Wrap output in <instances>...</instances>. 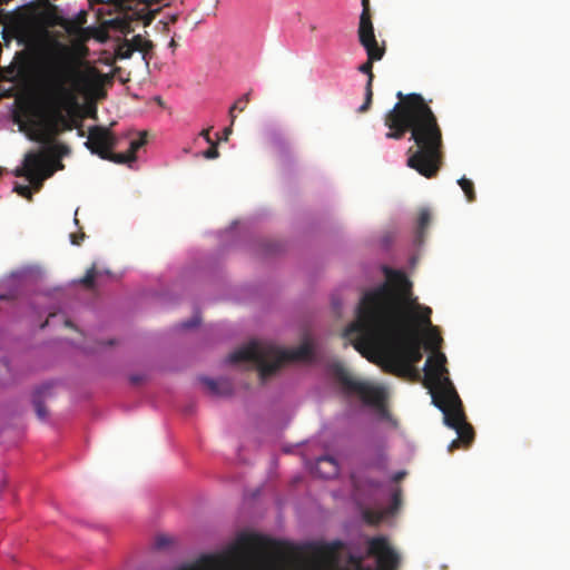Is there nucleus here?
I'll return each instance as SVG.
<instances>
[{
	"label": "nucleus",
	"instance_id": "nucleus-1",
	"mask_svg": "<svg viewBox=\"0 0 570 570\" xmlns=\"http://www.w3.org/2000/svg\"><path fill=\"white\" fill-rule=\"evenodd\" d=\"M344 336L363 356L380 351L386 372L412 381L421 379L414 366L423 357L420 334L386 285L363 295L356 320Z\"/></svg>",
	"mask_w": 570,
	"mask_h": 570
},
{
	"label": "nucleus",
	"instance_id": "nucleus-2",
	"mask_svg": "<svg viewBox=\"0 0 570 570\" xmlns=\"http://www.w3.org/2000/svg\"><path fill=\"white\" fill-rule=\"evenodd\" d=\"M399 101L385 115L384 125L390 129L387 139H402L406 132L416 145L406 165L425 178L438 175L443 163V136L438 118L420 94L396 92Z\"/></svg>",
	"mask_w": 570,
	"mask_h": 570
},
{
	"label": "nucleus",
	"instance_id": "nucleus-3",
	"mask_svg": "<svg viewBox=\"0 0 570 570\" xmlns=\"http://www.w3.org/2000/svg\"><path fill=\"white\" fill-rule=\"evenodd\" d=\"M428 328L425 348L433 351V354L424 365V386L430 390L432 403L443 413L444 423L458 434V439L449 444V452H453L461 445L469 446L474 439V431L466 422L462 401L449 377L446 357L439 352L443 340L435 327Z\"/></svg>",
	"mask_w": 570,
	"mask_h": 570
},
{
	"label": "nucleus",
	"instance_id": "nucleus-4",
	"mask_svg": "<svg viewBox=\"0 0 570 570\" xmlns=\"http://www.w3.org/2000/svg\"><path fill=\"white\" fill-rule=\"evenodd\" d=\"M42 82L51 106L48 128L52 135L73 129V120L63 114L77 106V92L89 82V78L80 71L66 56L49 58L42 68Z\"/></svg>",
	"mask_w": 570,
	"mask_h": 570
},
{
	"label": "nucleus",
	"instance_id": "nucleus-5",
	"mask_svg": "<svg viewBox=\"0 0 570 570\" xmlns=\"http://www.w3.org/2000/svg\"><path fill=\"white\" fill-rule=\"evenodd\" d=\"M314 356L313 344L305 341L296 348L281 350L266 342H250L234 351L228 356V362L237 364L252 362L258 370L262 381L275 374L285 363L296 361H311Z\"/></svg>",
	"mask_w": 570,
	"mask_h": 570
},
{
	"label": "nucleus",
	"instance_id": "nucleus-6",
	"mask_svg": "<svg viewBox=\"0 0 570 570\" xmlns=\"http://www.w3.org/2000/svg\"><path fill=\"white\" fill-rule=\"evenodd\" d=\"M333 373L345 393L360 396L364 404L376 409L382 415L387 413L386 392L383 387L353 377L342 364H335Z\"/></svg>",
	"mask_w": 570,
	"mask_h": 570
},
{
	"label": "nucleus",
	"instance_id": "nucleus-7",
	"mask_svg": "<svg viewBox=\"0 0 570 570\" xmlns=\"http://www.w3.org/2000/svg\"><path fill=\"white\" fill-rule=\"evenodd\" d=\"M357 37L361 46L365 49L367 55V60L357 68L360 72L367 75L365 100L358 108L360 112H365L370 109L373 99V63L375 61H380L384 57L385 47L384 43L382 46L379 45L374 33V27L357 28Z\"/></svg>",
	"mask_w": 570,
	"mask_h": 570
},
{
	"label": "nucleus",
	"instance_id": "nucleus-8",
	"mask_svg": "<svg viewBox=\"0 0 570 570\" xmlns=\"http://www.w3.org/2000/svg\"><path fill=\"white\" fill-rule=\"evenodd\" d=\"M368 554L377 558L382 570H396L400 564L399 554L390 547L384 537H375L368 541Z\"/></svg>",
	"mask_w": 570,
	"mask_h": 570
},
{
	"label": "nucleus",
	"instance_id": "nucleus-9",
	"mask_svg": "<svg viewBox=\"0 0 570 570\" xmlns=\"http://www.w3.org/2000/svg\"><path fill=\"white\" fill-rule=\"evenodd\" d=\"M116 137L110 129L102 126H94L89 128L88 140L86 147L101 159L107 157V153L116 146Z\"/></svg>",
	"mask_w": 570,
	"mask_h": 570
},
{
	"label": "nucleus",
	"instance_id": "nucleus-10",
	"mask_svg": "<svg viewBox=\"0 0 570 570\" xmlns=\"http://www.w3.org/2000/svg\"><path fill=\"white\" fill-rule=\"evenodd\" d=\"M53 175V169L51 167V164L48 161L47 155L43 154L42 156V164L38 168H36L29 176L28 181L30 183L31 187L38 191L41 189L43 180L51 177Z\"/></svg>",
	"mask_w": 570,
	"mask_h": 570
},
{
	"label": "nucleus",
	"instance_id": "nucleus-11",
	"mask_svg": "<svg viewBox=\"0 0 570 570\" xmlns=\"http://www.w3.org/2000/svg\"><path fill=\"white\" fill-rule=\"evenodd\" d=\"M51 384H42L38 386L32 394V404L35 406L37 416L40 420H46L48 417V410L45 406V400L51 396Z\"/></svg>",
	"mask_w": 570,
	"mask_h": 570
},
{
	"label": "nucleus",
	"instance_id": "nucleus-12",
	"mask_svg": "<svg viewBox=\"0 0 570 570\" xmlns=\"http://www.w3.org/2000/svg\"><path fill=\"white\" fill-rule=\"evenodd\" d=\"M43 151H30L24 156V161L22 167H18L13 174L16 177H26L28 176L42 164Z\"/></svg>",
	"mask_w": 570,
	"mask_h": 570
},
{
	"label": "nucleus",
	"instance_id": "nucleus-13",
	"mask_svg": "<svg viewBox=\"0 0 570 570\" xmlns=\"http://www.w3.org/2000/svg\"><path fill=\"white\" fill-rule=\"evenodd\" d=\"M338 463L333 456H322L316 460L314 471L323 479H331L338 474Z\"/></svg>",
	"mask_w": 570,
	"mask_h": 570
},
{
	"label": "nucleus",
	"instance_id": "nucleus-14",
	"mask_svg": "<svg viewBox=\"0 0 570 570\" xmlns=\"http://www.w3.org/2000/svg\"><path fill=\"white\" fill-rule=\"evenodd\" d=\"M387 277H390L396 285L401 298L405 302L411 296V283L402 272L386 271Z\"/></svg>",
	"mask_w": 570,
	"mask_h": 570
},
{
	"label": "nucleus",
	"instance_id": "nucleus-15",
	"mask_svg": "<svg viewBox=\"0 0 570 570\" xmlns=\"http://www.w3.org/2000/svg\"><path fill=\"white\" fill-rule=\"evenodd\" d=\"M129 43L132 46L134 51L141 52L142 60L146 66H148L151 59V51L154 49L153 41L145 39L140 35H136L129 40Z\"/></svg>",
	"mask_w": 570,
	"mask_h": 570
},
{
	"label": "nucleus",
	"instance_id": "nucleus-16",
	"mask_svg": "<svg viewBox=\"0 0 570 570\" xmlns=\"http://www.w3.org/2000/svg\"><path fill=\"white\" fill-rule=\"evenodd\" d=\"M202 382L213 395L225 396L232 393V385L226 380L216 381L213 379L203 377Z\"/></svg>",
	"mask_w": 570,
	"mask_h": 570
},
{
	"label": "nucleus",
	"instance_id": "nucleus-17",
	"mask_svg": "<svg viewBox=\"0 0 570 570\" xmlns=\"http://www.w3.org/2000/svg\"><path fill=\"white\" fill-rule=\"evenodd\" d=\"M431 223V213L428 208H422L419 213L417 217V226H416V239L417 242H422L424 237V233Z\"/></svg>",
	"mask_w": 570,
	"mask_h": 570
},
{
	"label": "nucleus",
	"instance_id": "nucleus-18",
	"mask_svg": "<svg viewBox=\"0 0 570 570\" xmlns=\"http://www.w3.org/2000/svg\"><path fill=\"white\" fill-rule=\"evenodd\" d=\"M43 153L52 158H61L69 155L70 148L63 144L51 142Z\"/></svg>",
	"mask_w": 570,
	"mask_h": 570
},
{
	"label": "nucleus",
	"instance_id": "nucleus-19",
	"mask_svg": "<svg viewBox=\"0 0 570 570\" xmlns=\"http://www.w3.org/2000/svg\"><path fill=\"white\" fill-rule=\"evenodd\" d=\"M386 514V511L365 509L363 511V518L366 523L371 525H377L381 523Z\"/></svg>",
	"mask_w": 570,
	"mask_h": 570
},
{
	"label": "nucleus",
	"instance_id": "nucleus-20",
	"mask_svg": "<svg viewBox=\"0 0 570 570\" xmlns=\"http://www.w3.org/2000/svg\"><path fill=\"white\" fill-rule=\"evenodd\" d=\"M374 27L370 10V0H362V12L360 16L358 28Z\"/></svg>",
	"mask_w": 570,
	"mask_h": 570
},
{
	"label": "nucleus",
	"instance_id": "nucleus-21",
	"mask_svg": "<svg viewBox=\"0 0 570 570\" xmlns=\"http://www.w3.org/2000/svg\"><path fill=\"white\" fill-rule=\"evenodd\" d=\"M458 184L460 185L461 189L465 194L468 202H470V203L474 202L476 198V195H475L473 181L465 177H462L458 180Z\"/></svg>",
	"mask_w": 570,
	"mask_h": 570
},
{
	"label": "nucleus",
	"instance_id": "nucleus-22",
	"mask_svg": "<svg viewBox=\"0 0 570 570\" xmlns=\"http://www.w3.org/2000/svg\"><path fill=\"white\" fill-rule=\"evenodd\" d=\"M106 156H108V157H104L102 159L109 160V161H112L116 164H120V165L135 163L134 160H131V157H129L128 151L112 153V149H110Z\"/></svg>",
	"mask_w": 570,
	"mask_h": 570
},
{
	"label": "nucleus",
	"instance_id": "nucleus-23",
	"mask_svg": "<svg viewBox=\"0 0 570 570\" xmlns=\"http://www.w3.org/2000/svg\"><path fill=\"white\" fill-rule=\"evenodd\" d=\"M249 95L250 92H247L243 95L229 109V117L232 119V125H234L236 116L234 111L238 109L239 111H244L247 104L249 102Z\"/></svg>",
	"mask_w": 570,
	"mask_h": 570
},
{
	"label": "nucleus",
	"instance_id": "nucleus-24",
	"mask_svg": "<svg viewBox=\"0 0 570 570\" xmlns=\"http://www.w3.org/2000/svg\"><path fill=\"white\" fill-rule=\"evenodd\" d=\"M147 142L146 132L140 134V137L138 139H134L130 142L129 149L127 150L129 154V157H131V160L136 161L137 156L136 153L145 146Z\"/></svg>",
	"mask_w": 570,
	"mask_h": 570
},
{
	"label": "nucleus",
	"instance_id": "nucleus-25",
	"mask_svg": "<svg viewBox=\"0 0 570 570\" xmlns=\"http://www.w3.org/2000/svg\"><path fill=\"white\" fill-rule=\"evenodd\" d=\"M416 308L419 309V312L415 314V317L419 321V323L422 326L431 327L432 326V323H431L432 309L430 307H421V306H416Z\"/></svg>",
	"mask_w": 570,
	"mask_h": 570
},
{
	"label": "nucleus",
	"instance_id": "nucleus-26",
	"mask_svg": "<svg viewBox=\"0 0 570 570\" xmlns=\"http://www.w3.org/2000/svg\"><path fill=\"white\" fill-rule=\"evenodd\" d=\"M134 52L132 46L129 43L128 39L120 42L116 49V56L119 59H129Z\"/></svg>",
	"mask_w": 570,
	"mask_h": 570
},
{
	"label": "nucleus",
	"instance_id": "nucleus-27",
	"mask_svg": "<svg viewBox=\"0 0 570 570\" xmlns=\"http://www.w3.org/2000/svg\"><path fill=\"white\" fill-rule=\"evenodd\" d=\"M96 276H97V271H96V267H95V266H92V267H90V268L86 272L85 276L80 279V283H81L85 287H87V288L91 289V288H94V286H95V278H96Z\"/></svg>",
	"mask_w": 570,
	"mask_h": 570
},
{
	"label": "nucleus",
	"instance_id": "nucleus-28",
	"mask_svg": "<svg viewBox=\"0 0 570 570\" xmlns=\"http://www.w3.org/2000/svg\"><path fill=\"white\" fill-rule=\"evenodd\" d=\"M13 190L21 197H24L27 199L32 198L31 187L29 185L16 184Z\"/></svg>",
	"mask_w": 570,
	"mask_h": 570
},
{
	"label": "nucleus",
	"instance_id": "nucleus-29",
	"mask_svg": "<svg viewBox=\"0 0 570 570\" xmlns=\"http://www.w3.org/2000/svg\"><path fill=\"white\" fill-rule=\"evenodd\" d=\"M203 156L207 159H215L219 156L217 142H212L210 147L203 153Z\"/></svg>",
	"mask_w": 570,
	"mask_h": 570
},
{
	"label": "nucleus",
	"instance_id": "nucleus-30",
	"mask_svg": "<svg viewBox=\"0 0 570 570\" xmlns=\"http://www.w3.org/2000/svg\"><path fill=\"white\" fill-rule=\"evenodd\" d=\"M400 503H401V490L396 489V490H394V492L392 494L391 512H393V510H396L399 508Z\"/></svg>",
	"mask_w": 570,
	"mask_h": 570
},
{
	"label": "nucleus",
	"instance_id": "nucleus-31",
	"mask_svg": "<svg viewBox=\"0 0 570 570\" xmlns=\"http://www.w3.org/2000/svg\"><path fill=\"white\" fill-rule=\"evenodd\" d=\"M47 158H48V161L51 164V167L53 169V174L57 171V170H61L63 169V164L61 163L60 158H52L50 157L49 155H47Z\"/></svg>",
	"mask_w": 570,
	"mask_h": 570
},
{
	"label": "nucleus",
	"instance_id": "nucleus-32",
	"mask_svg": "<svg viewBox=\"0 0 570 570\" xmlns=\"http://www.w3.org/2000/svg\"><path fill=\"white\" fill-rule=\"evenodd\" d=\"M200 323V318L195 315L190 321L181 323V328L187 330L197 326Z\"/></svg>",
	"mask_w": 570,
	"mask_h": 570
},
{
	"label": "nucleus",
	"instance_id": "nucleus-33",
	"mask_svg": "<svg viewBox=\"0 0 570 570\" xmlns=\"http://www.w3.org/2000/svg\"><path fill=\"white\" fill-rule=\"evenodd\" d=\"M170 543V538L166 535H158L156 538V547L157 548H165Z\"/></svg>",
	"mask_w": 570,
	"mask_h": 570
},
{
	"label": "nucleus",
	"instance_id": "nucleus-34",
	"mask_svg": "<svg viewBox=\"0 0 570 570\" xmlns=\"http://www.w3.org/2000/svg\"><path fill=\"white\" fill-rule=\"evenodd\" d=\"M85 238V233L79 234H70V240L73 245H80L81 240Z\"/></svg>",
	"mask_w": 570,
	"mask_h": 570
},
{
	"label": "nucleus",
	"instance_id": "nucleus-35",
	"mask_svg": "<svg viewBox=\"0 0 570 570\" xmlns=\"http://www.w3.org/2000/svg\"><path fill=\"white\" fill-rule=\"evenodd\" d=\"M139 570H167V569H165L164 567L159 566L158 563H150V564L144 566Z\"/></svg>",
	"mask_w": 570,
	"mask_h": 570
},
{
	"label": "nucleus",
	"instance_id": "nucleus-36",
	"mask_svg": "<svg viewBox=\"0 0 570 570\" xmlns=\"http://www.w3.org/2000/svg\"><path fill=\"white\" fill-rule=\"evenodd\" d=\"M200 136H202V137H204V139H205L208 144L214 142V141L212 140V138H210V128L202 130Z\"/></svg>",
	"mask_w": 570,
	"mask_h": 570
},
{
	"label": "nucleus",
	"instance_id": "nucleus-37",
	"mask_svg": "<svg viewBox=\"0 0 570 570\" xmlns=\"http://www.w3.org/2000/svg\"><path fill=\"white\" fill-rule=\"evenodd\" d=\"M232 124L229 127L225 128L224 129V139L227 140L228 139V136L232 134Z\"/></svg>",
	"mask_w": 570,
	"mask_h": 570
},
{
	"label": "nucleus",
	"instance_id": "nucleus-38",
	"mask_svg": "<svg viewBox=\"0 0 570 570\" xmlns=\"http://www.w3.org/2000/svg\"><path fill=\"white\" fill-rule=\"evenodd\" d=\"M168 46H169V48H171V49H173V51L177 48V46H178V45H177V42H176V40H175V38H174V37H173V38H171V40L169 41V45H168Z\"/></svg>",
	"mask_w": 570,
	"mask_h": 570
},
{
	"label": "nucleus",
	"instance_id": "nucleus-39",
	"mask_svg": "<svg viewBox=\"0 0 570 570\" xmlns=\"http://www.w3.org/2000/svg\"><path fill=\"white\" fill-rule=\"evenodd\" d=\"M168 19H169L170 23H175L178 20V14L177 13L170 14Z\"/></svg>",
	"mask_w": 570,
	"mask_h": 570
},
{
	"label": "nucleus",
	"instance_id": "nucleus-40",
	"mask_svg": "<svg viewBox=\"0 0 570 570\" xmlns=\"http://www.w3.org/2000/svg\"><path fill=\"white\" fill-rule=\"evenodd\" d=\"M404 475H405V472H397L394 475V481H400L401 479H403Z\"/></svg>",
	"mask_w": 570,
	"mask_h": 570
},
{
	"label": "nucleus",
	"instance_id": "nucleus-41",
	"mask_svg": "<svg viewBox=\"0 0 570 570\" xmlns=\"http://www.w3.org/2000/svg\"><path fill=\"white\" fill-rule=\"evenodd\" d=\"M370 484H372L375 488H379L381 483L379 481L373 480V481H370Z\"/></svg>",
	"mask_w": 570,
	"mask_h": 570
},
{
	"label": "nucleus",
	"instance_id": "nucleus-42",
	"mask_svg": "<svg viewBox=\"0 0 570 570\" xmlns=\"http://www.w3.org/2000/svg\"><path fill=\"white\" fill-rule=\"evenodd\" d=\"M160 23H163L164 31H168V22H163L161 21Z\"/></svg>",
	"mask_w": 570,
	"mask_h": 570
},
{
	"label": "nucleus",
	"instance_id": "nucleus-43",
	"mask_svg": "<svg viewBox=\"0 0 570 570\" xmlns=\"http://www.w3.org/2000/svg\"><path fill=\"white\" fill-rule=\"evenodd\" d=\"M66 326L72 327V324L70 321H66Z\"/></svg>",
	"mask_w": 570,
	"mask_h": 570
},
{
	"label": "nucleus",
	"instance_id": "nucleus-44",
	"mask_svg": "<svg viewBox=\"0 0 570 570\" xmlns=\"http://www.w3.org/2000/svg\"><path fill=\"white\" fill-rule=\"evenodd\" d=\"M48 324V321H46L43 324H41V328H43Z\"/></svg>",
	"mask_w": 570,
	"mask_h": 570
},
{
	"label": "nucleus",
	"instance_id": "nucleus-45",
	"mask_svg": "<svg viewBox=\"0 0 570 570\" xmlns=\"http://www.w3.org/2000/svg\"><path fill=\"white\" fill-rule=\"evenodd\" d=\"M2 173H3V168H2V167H0V176L2 175Z\"/></svg>",
	"mask_w": 570,
	"mask_h": 570
},
{
	"label": "nucleus",
	"instance_id": "nucleus-46",
	"mask_svg": "<svg viewBox=\"0 0 570 570\" xmlns=\"http://www.w3.org/2000/svg\"><path fill=\"white\" fill-rule=\"evenodd\" d=\"M9 0H0V2H8Z\"/></svg>",
	"mask_w": 570,
	"mask_h": 570
}]
</instances>
